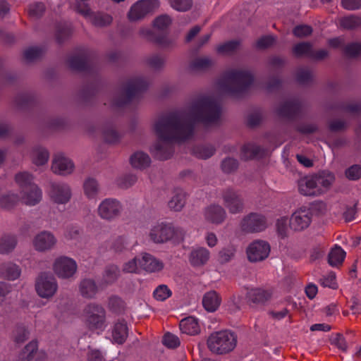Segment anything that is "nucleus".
Returning a JSON list of instances; mask_svg holds the SVG:
<instances>
[{
  "label": "nucleus",
  "instance_id": "obj_1",
  "mask_svg": "<svg viewBox=\"0 0 361 361\" xmlns=\"http://www.w3.org/2000/svg\"><path fill=\"white\" fill-rule=\"evenodd\" d=\"M221 115V106L216 100L204 96L191 103L188 112L174 111L159 116L153 126L159 140L152 149L154 157L161 161L170 159L174 152L172 142L189 139L193 134L195 123L214 124L219 121Z\"/></svg>",
  "mask_w": 361,
  "mask_h": 361
},
{
  "label": "nucleus",
  "instance_id": "obj_2",
  "mask_svg": "<svg viewBox=\"0 0 361 361\" xmlns=\"http://www.w3.org/2000/svg\"><path fill=\"white\" fill-rule=\"evenodd\" d=\"M253 81L254 75L250 71L232 69L224 73L218 85L223 92L238 97L249 89Z\"/></svg>",
  "mask_w": 361,
  "mask_h": 361
},
{
  "label": "nucleus",
  "instance_id": "obj_3",
  "mask_svg": "<svg viewBox=\"0 0 361 361\" xmlns=\"http://www.w3.org/2000/svg\"><path fill=\"white\" fill-rule=\"evenodd\" d=\"M148 82L142 77H135L124 82L118 93L114 97L112 104L122 107L138 97L148 87Z\"/></svg>",
  "mask_w": 361,
  "mask_h": 361
},
{
  "label": "nucleus",
  "instance_id": "obj_4",
  "mask_svg": "<svg viewBox=\"0 0 361 361\" xmlns=\"http://www.w3.org/2000/svg\"><path fill=\"white\" fill-rule=\"evenodd\" d=\"M172 23V19L167 14H162L157 16L153 20V27L157 30L161 31L157 34L155 31L149 29L142 28L140 30V35L145 37L148 41L153 42L161 47L167 48L173 46L174 42L167 37V30Z\"/></svg>",
  "mask_w": 361,
  "mask_h": 361
},
{
  "label": "nucleus",
  "instance_id": "obj_5",
  "mask_svg": "<svg viewBox=\"0 0 361 361\" xmlns=\"http://www.w3.org/2000/svg\"><path fill=\"white\" fill-rule=\"evenodd\" d=\"M207 344L211 352L224 355L231 352L236 346L237 336L230 331H219L210 334Z\"/></svg>",
  "mask_w": 361,
  "mask_h": 361
},
{
  "label": "nucleus",
  "instance_id": "obj_6",
  "mask_svg": "<svg viewBox=\"0 0 361 361\" xmlns=\"http://www.w3.org/2000/svg\"><path fill=\"white\" fill-rule=\"evenodd\" d=\"M185 231L172 224L160 223L154 226L149 232L150 239L155 243H164L171 240L183 241Z\"/></svg>",
  "mask_w": 361,
  "mask_h": 361
},
{
  "label": "nucleus",
  "instance_id": "obj_7",
  "mask_svg": "<svg viewBox=\"0 0 361 361\" xmlns=\"http://www.w3.org/2000/svg\"><path fill=\"white\" fill-rule=\"evenodd\" d=\"M16 181L21 188L23 199L26 204L35 205L41 200V190L33 183L31 174L27 172L18 173L16 175Z\"/></svg>",
  "mask_w": 361,
  "mask_h": 361
},
{
  "label": "nucleus",
  "instance_id": "obj_8",
  "mask_svg": "<svg viewBox=\"0 0 361 361\" xmlns=\"http://www.w3.org/2000/svg\"><path fill=\"white\" fill-rule=\"evenodd\" d=\"M35 289L41 298L52 297L57 290V283L54 275L50 272H42L36 280Z\"/></svg>",
  "mask_w": 361,
  "mask_h": 361
},
{
  "label": "nucleus",
  "instance_id": "obj_9",
  "mask_svg": "<svg viewBox=\"0 0 361 361\" xmlns=\"http://www.w3.org/2000/svg\"><path fill=\"white\" fill-rule=\"evenodd\" d=\"M159 6L157 0H140L135 3L128 13V18L130 22H136L143 19L148 13Z\"/></svg>",
  "mask_w": 361,
  "mask_h": 361
},
{
  "label": "nucleus",
  "instance_id": "obj_10",
  "mask_svg": "<svg viewBox=\"0 0 361 361\" xmlns=\"http://www.w3.org/2000/svg\"><path fill=\"white\" fill-rule=\"evenodd\" d=\"M240 226L242 231L245 233L261 232L267 226V218L262 214L251 212L243 218Z\"/></svg>",
  "mask_w": 361,
  "mask_h": 361
},
{
  "label": "nucleus",
  "instance_id": "obj_11",
  "mask_svg": "<svg viewBox=\"0 0 361 361\" xmlns=\"http://www.w3.org/2000/svg\"><path fill=\"white\" fill-rule=\"evenodd\" d=\"M224 206L231 214L242 213L245 208L244 200L240 193L231 188H228L222 192Z\"/></svg>",
  "mask_w": 361,
  "mask_h": 361
},
{
  "label": "nucleus",
  "instance_id": "obj_12",
  "mask_svg": "<svg viewBox=\"0 0 361 361\" xmlns=\"http://www.w3.org/2000/svg\"><path fill=\"white\" fill-rule=\"evenodd\" d=\"M269 244L264 240L252 242L247 248V259L251 262H261L267 259L270 253Z\"/></svg>",
  "mask_w": 361,
  "mask_h": 361
},
{
  "label": "nucleus",
  "instance_id": "obj_13",
  "mask_svg": "<svg viewBox=\"0 0 361 361\" xmlns=\"http://www.w3.org/2000/svg\"><path fill=\"white\" fill-rule=\"evenodd\" d=\"M54 273L60 278L68 279L74 275L77 270L76 262L68 257L57 258L53 265Z\"/></svg>",
  "mask_w": 361,
  "mask_h": 361
},
{
  "label": "nucleus",
  "instance_id": "obj_14",
  "mask_svg": "<svg viewBox=\"0 0 361 361\" xmlns=\"http://www.w3.org/2000/svg\"><path fill=\"white\" fill-rule=\"evenodd\" d=\"M87 314V322L94 329H100L105 322L106 311L104 308L97 303H90L85 309Z\"/></svg>",
  "mask_w": 361,
  "mask_h": 361
},
{
  "label": "nucleus",
  "instance_id": "obj_15",
  "mask_svg": "<svg viewBox=\"0 0 361 361\" xmlns=\"http://www.w3.org/2000/svg\"><path fill=\"white\" fill-rule=\"evenodd\" d=\"M74 164L71 159L62 153L55 154L53 157L51 170L61 176H67L73 171Z\"/></svg>",
  "mask_w": 361,
  "mask_h": 361
},
{
  "label": "nucleus",
  "instance_id": "obj_16",
  "mask_svg": "<svg viewBox=\"0 0 361 361\" xmlns=\"http://www.w3.org/2000/svg\"><path fill=\"white\" fill-rule=\"evenodd\" d=\"M49 195L54 202L57 204H66L71 199V192L67 184L51 183Z\"/></svg>",
  "mask_w": 361,
  "mask_h": 361
},
{
  "label": "nucleus",
  "instance_id": "obj_17",
  "mask_svg": "<svg viewBox=\"0 0 361 361\" xmlns=\"http://www.w3.org/2000/svg\"><path fill=\"white\" fill-rule=\"evenodd\" d=\"M121 205L115 200L106 199L99 206L98 214L104 219L111 220L120 214Z\"/></svg>",
  "mask_w": 361,
  "mask_h": 361
},
{
  "label": "nucleus",
  "instance_id": "obj_18",
  "mask_svg": "<svg viewBox=\"0 0 361 361\" xmlns=\"http://www.w3.org/2000/svg\"><path fill=\"white\" fill-rule=\"evenodd\" d=\"M56 242V238L51 232L42 231L35 237L33 244L36 250L46 252L53 249Z\"/></svg>",
  "mask_w": 361,
  "mask_h": 361
},
{
  "label": "nucleus",
  "instance_id": "obj_19",
  "mask_svg": "<svg viewBox=\"0 0 361 361\" xmlns=\"http://www.w3.org/2000/svg\"><path fill=\"white\" fill-rule=\"evenodd\" d=\"M301 109V103L298 99H292L284 102L277 109V114L280 117L288 119L294 118L299 113Z\"/></svg>",
  "mask_w": 361,
  "mask_h": 361
},
{
  "label": "nucleus",
  "instance_id": "obj_20",
  "mask_svg": "<svg viewBox=\"0 0 361 361\" xmlns=\"http://www.w3.org/2000/svg\"><path fill=\"white\" fill-rule=\"evenodd\" d=\"M311 222V217L305 210L295 212L291 216L289 225L290 228L295 231H300L307 228Z\"/></svg>",
  "mask_w": 361,
  "mask_h": 361
},
{
  "label": "nucleus",
  "instance_id": "obj_21",
  "mask_svg": "<svg viewBox=\"0 0 361 361\" xmlns=\"http://www.w3.org/2000/svg\"><path fill=\"white\" fill-rule=\"evenodd\" d=\"M300 192L305 196H319L324 192V190L317 187V183L313 176L305 177L298 183Z\"/></svg>",
  "mask_w": 361,
  "mask_h": 361
},
{
  "label": "nucleus",
  "instance_id": "obj_22",
  "mask_svg": "<svg viewBox=\"0 0 361 361\" xmlns=\"http://www.w3.org/2000/svg\"><path fill=\"white\" fill-rule=\"evenodd\" d=\"M38 101L35 93L27 92L18 94L14 99V104L18 110L25 111L35 106Z\"/></svg>",
  "mask_w": 361,
  "mask_h": 361
},
{
  "label": "nucleus",
  "instance_id": "obj_23",
  "mask_svg": "<svg viewBox=\"0 0 361 361\" xmlns=\"http://www.w3.org/2000/svg\"><path fill=\"white\" fill-rule=\"evenodd\" d=\"M79 292L86 299L95 298L99 292V286L92 279H84L79 284Z\"/></svg>",
  "mask_w": 361,
  "mask_h": 361
},
{
  "label": "nucleus",
  "instance_id": "obj_24",
  "mask_svg": "<svg viewBox=\"0 0 361 361\" xmlns=\"http://www.w3.org/2000/svg\"><path fill=\"white\" fill-rule=\"evenodd\" d=\"M139 265L148 272L159 271L164 268L162 262L147 253H145L140 260H139Z\"/></svg>",
  "mask_w": 361,
  "mask_h": 361
},
{
  "label": "nucleus",
  "instance_id": "obj_25",
  "mask_svg": "<svg viewBox=\"0 0 361 361\" xmlns=\"http://www.w3.org/2000/svg\"><path fill=\"white\" fill-rule=\"evenodd\" d=\"M226 215L224 209L220 205L213 204L205 210L206 219L213 224H221L225 219Z\"/></svg>",
  "mask_w": 361,
  "mask_h": 361
},
{
  "label": "nucleus",
  "instance_id": "obj_26",
  "mask_svg": "<svg viewBox=\"0 0 361 361\" xmlns=\"http://www.w3.org/2000/svg\"><path fill=\"white\" fill-rule=\"evenodd\" d=\"M186 192L181 188H176L173 191V196L168 202L171 210L180 212L184 207L186 202Z\"/></svg>",
  "mask_w": 361,
  "mask_h": 361
},
{
  "label": "nucleus",
  "instance_id": "obj_27",
  "mask_svg": "<svg viewBox=\"0 0 361 361\" xmlns=\"http://www.w3.org/2000/svg\"><path fill=\"white\" fill-rule=\"evenodd\" d=\"M221 298L215 290L206 293L202 298V305L209 312H215L220 306Z\"/></svg>",
  "mask_w": 361,
  "mask_h": 361
},
{
  "label": "nucleus",
  "instance_id": "obj_28",
  "mask_svg": "<svg viewBox=\"0 0 361 361\" xmlns=\"http://www.w3.org/2000/svg\"><path fill=\"white\" fill-rule=\"evenodd\" d=\"M39 354L37 342L33 340L24 347L20 355V361L39 360L42 359V356Z\"/></svg>",
  "mask_w": 361,
  "mask_h": 361
},
{
  "label": "nucleus",
  "instance_id": "obj_29",
  "mask_svg": "<svg viewBox=\"0 0 361 361\" xmlns=\"http://www.w3.org/2000/svg\"><path fill=\"white\" fill-rule=\"evenodd\" d=\"M20 270L18 266L6 262L0 265V277L7 280H15L20 276Z\"/></svg>",
  "mask_w": 361,
  "mask_h": 361
},
{
  "label": "nucleus",
  "instance_id": "obj_30",
  "mask_svg": "<svg viewBox=\"0 0 361 361\" xmlns=\"http://www.w3.org/2000/svg\"><path fill=\"white\" fill-rule=\"evenodd\" d=\"M313 176L317 183V187L324 190V192L329 188L335 180L334 175L328 171H319Z\"/></svg>",
  "mask_w": 361,
  "mask_h": 361
},
{
  "label": "nucleus",
  "instance_id": "obj_31",
  "mask_svg": "<svg viewBox=\"0 0 361 361\" xmlns=\"http://www.w3.org/2000/svg\"><path fill=\"white\" fill-rule=\"evenodd\" d=\"M128 335V329L126 322L123 320L115 324L112 336L114 341L118 344H123Z\"/></svg>",
  "mask_w": 361,
  "mask_h": 361
},
{
  "label": "nucleus",
  "instance_id": "obj_32",
  "mask_svg": "<svg viewBox=\"0 0 361 361\" xmlns=\"http://www.w3.org/2000/svg\"><path fill=\"white\" fill-rule=\"evenodd\" d=\"M180 329L183 334L195 335L200 332L197 320L192 317H186L180 322Z\"/></svg>",
  "mask_w": 361,
  "mask_h": 361
},
{
  "label": "nucleus",
  "instance_id": "obj_33",
  "mask_svg": "<svg viewBox=\"0 0 361 361\" xmlns=\"http://www.w3.org/2000/svg\"><path fill=\"white\" fill-rule=\"evenodd\" d=\"M130 164L133 167L144 169L149 166L151 159L149 155L142 152H135L130 158Z\"/></svg>",
  "mask_w": 361,
  "mask_h": 361
},
{
  "label": "nucleus",
  "instance_id": "obj_34",
  "mask_svg": "<svg viewBox=\"0 0 361 361\" xmlns=\"http://www.w3.org/2000/svg\"><path fill=\"white\" fill-rule=\"evenodd\" d=\"M340 27L346 30H355L361 27V17L355 14L342 17L339 20Z\"/></svg>",
  "mask_w": 361,
  "mask_h": 361
},
{
  "label": "nucleus",
  "instance_id": "obj_35",
  "mask_svg": "<svg viewBox=\"0 0 361 361\" xmlns=\"http://www.w3.org/2000/svg\"><path fill=\"white\" fill-rule=\"evenodd\" d=\"M69 67L76 71H85L88 68L87 56L85 54L75 55L68 60Z\"/></svg>",
  "mask_w": 361,
  "mask_h": 361
},
{
  "label": "nucleus",
  "instance_id": "obj_36",
  "mask_svg": "<svg viewBox=\"0 0 361 361\" xmlns=\"http://www.w3.org/2000/svg\"><path fill=\"white\" fill-rule=\"evenodd\" d=\"M209 252L205 248H199L190 253V262L194 267H199L204 264L209 259Z\"/></svg>",
  "mask_w": 361,
  "mask_h": 361
},
{
  "label": "nucleus",
  "instance_id": "obj_37",
  "mask_svg": "<svg viewBox=\"0 0 361 361\" xmlns=\"http://www.w3.org/2000/svg\"><path fill=\"white\" fill-rule=\"evenodd\" d=\"M295 80L300 85H310L314 82V75L312 70L307 68H300L296 71Z\"/></svg>",
  "mask_w": 361,
  "mask_h": 361
},
{
  "label": "nucleus",
  "instance_id": "obj_38",
  "mask_svg": "<svg viewBox=\"0 0 361 361\" xmlns=\"http://www.w3.org/2000/svg\"><path fill=\"white\" fill-rule=\"evenodd\" d=\"M271 293L261 289L255 288L247 293V298L250 302L254 304H262L270 299Z\"/></svg>",
  "mask_w": 361,
  "mask_h": 361
},
{
  "label": "nucleus",
  "instance_id": "obj_39",
  "mask_svg": "<svg viewBox=\"0 0 361 361\" xmlns=\"http://www.w3.org/2000/svg\"><path fill=\"white\" fill-rule=\"evenodd\" d=\"M345 255V252L341 247L335 245L328 255V263L332 267L341 265Z\"/></svg>",
  "mask_w": 361,
  "mask_h": 361
},
{
  "label": "nucleus",
  "instance_id": "obj_40",
  "mask_svg": "<svg viewBox=\"0 0 361 361\" xmlns=\"http://www.w3.org/2000/svg\"><path fill=\"white\" fill-rule=\"evenodd\" d=\"M72 27L69 24L59 23L56 27V40L59 44L63 43L72 34Z\"/></svg>",
  "mask_w": 361,
  "mask_h": 361
},
{
  "label": "nucleus",
  "instance_id": "obj_41",
  "mask_svg": "<svg viewBox=\"0 0 361 361\" xmlns=\"http://www.w3.org/2000/svg\"><path fill=\"white\" fill-rule=\"evenodd\" d=\"M312 47V44L309 42H299L293 47L292 53L296 58H310Z\"/></svg>",
  "mask_w": 361,
  "mask_h": 361
},
{
  "label": "nucleus",
  "instance_id": "obj_42",
  "mask_svg": "<svg viewBox=\"0 0 361 361\" xmlns=\"http://www.w3.org/2000/svg\"><path fill=\"white\" fill-rule=\"evenodd\" d=\"M145 62L151 69L161 71L165 67L166 59L159 54H152L145 59Z\"/></svg>",
  "mask_w": 361,
  "mask_h": 361
},
{
  "label": "nucleus",
  "instance_id": "obj_43",
  "mask_svg": "<svg viewBox=\"0 0 361 361\" xmlns=\"http://www.w3.org/2000/svg\"><path fill=\"white\" fill-rule=\"evenodd\" d=\"M112 21V16L106 13L98 12L91 16V22L95 27H106L110 25Z\"/></svg>",
  "mask_w": 361,
  "mask_h": 361
},
{
  "label": "nucleus",
  "instance_id": "obj_44",
  "mask_svg": "<svg viewBox=\"0 0 361 361\" xmlns=\"http://www.w3.org/2000/svg\"><path fill=\"white\" fill-rule=\"evenodd\" d=\"M214 64V61L209 57H198L190 63L192 70L205 71L210 69Z\"/></svg>",
  "mask_w": 361,
  "mask_h": 361
},
{
  "label": "nucleus",
  "instance_id": "obj_45",
  "mask_svg": "<svg viewBox=\"0 0 361 361\" xmlns=\"http://www.w3.org/2000/svg\"><path fill=\"white\" fill-rule=\"evenodd\" d=\"M331 109H338L350 114H355L361 112V104L339 102L331 106Z\"/></svg>",
  "mask_w": 361,
  "mask_h": 361
},
{
  "label": "nucleus",
  "instance_id": "obj_46",
  "mask_svg": "<svg viewBox=\"0 0 361 361\" xmlns=\"http://www.w3.org/2000/svg\"><path fill=\"white\" fill-rule=\"evenodd\" d=\"M49 157L48 150L42 147H37L35 148L32 153L33 163L37 166H42L45 164Z\"/></svg>",
  "mask_w": 361,
  "mask_h": 361
},
{
  "label": "nucleus",
  "instance_id": "obj_47",
  "mask_svg": "<svg viewBox=\"0 0 361 361\" xmlns=\"http://www.w3.org/2000/svg\"><path fill=\"white\" fill-rule=\"evenodd\" d=\"M215 152V148L212 145H197L193 147L192 154L199 159H207Z\"/></svg>",
  "mask_w": 361,
  "mask_h": 361
},
{
  "label": "nucleus",
  "instance_id": "obj_48",
  "mask_svg": "<svg viewBox=\"0 0 361 361\" xmlns=\"http://www.w3.org/2000/svg\"><path fill=\"white\" fill-rule=\"evenodd\" d=\"M109 309L116 313L121 314L126 309V302L118 295H111L109 298Z\"/></svg>",
  "mask_w": 361,
  "mask_h": 361
},
{
  "label": "nucleus",
  "instance_id": "obj_49",
  "mask_svg": "<svg viewBox=\"0 0 361 361\" xmlns=\"http://www.w3.org/2000/svg\"><path fill=\"white\" fill-rule=\"evenodd\" d=\"M259 146L253 144H246L241 149V159L244 160L252 159L261 152Z\"/></svg>",
  "mask_w": 361,
  "mask_h": 361
},
{
  "label": "nucleus",
  "instance_id": "obj_50",
  "mask_svg": "<svg viewBox=\"0 0 361 361\" xmlns=\"http://www.w3.org/2000/svg\"><path fill=\"white\" fill-rule=\"evenodd\" d=\"M327 211L326 204L322 201H314L310 204L309 212L311 215L317 216H324Z\"/></svg>",
  "mask_w": 361,
  "mask_h": 361
},
{
  "label": "nucleus",
  "instance_id": "obj_51",
  "mask_svg": "<svg viewBox=\"0 0 361 361\" xmlns=\"http://www.w3.org/2000/svg\"><path fill=\"white\" fill-rule=\"evenodd\" d=\"M85 194L90 198L94 197L99 191L97 181L92 178H87L83 185Z\"/></svg>",
  "mask_w": 361,
  "mask_h": 361
},
{
  "label": "nucleus",
  "instance_id": "obj_52",
  "mask_svg": "<svg viewBox=\"0 0 361 361\" xmlns=\"http://www.w3.org/2000/svg\"><path fill=\"white\" fill-rule=\"evenodd\" d=\"M119 269L115 265L106 267L104 274V281L106 284H111L116 281L119 276Z\"/></svg>",
  "mask_w": 361,
  "mask_h": 361
},
{
  "label": "nucleus",
  "instance_id": "obj_53",
  "mask_svg": "<svg viewBox=\"0 0 361 361\" xmlns=\"http://www.w3.org/2000/svg\"><path fill=\"white\" fill-rule=\"evenodd\" d=\"M240 42L238 40H231L220 44L216 51L219 54H228L234 53L239 47Z\"/></svg>",
  "mask_w": 361,
  "mask_h": 361
},
{
  "label": "nucleus",
  "instance_id": "obj_54",
  "mask_svg": "<svg viewBox=\"0 0 361 361\" xmlns=\"http://www.w3.org/2000/svg\"><path fill=\"white\" fill-rule=\"evenodd\" d=\"M97 92V85L91 83L82 87L80 92V97L84 102H89Z\"/></svg>",
  "mask_w": 361,
  "mask_h": 361
},
{
  "label": "nucleus",
  "instance_id": "obj_55",
  "mask_svg": "<svg viewBox=\"0 0 361 361\" xmlns=\"http://www.w3.org/2000/svg\"><path fill=\"white\" fill-rule=\"evenodd\" d=\"M19 201L18 196L16 194H8L1 197L0 207L5 209H11L14 207Z\"/></svg>",
  "mask_w": 361,
  "mask_h": 361
},
{
  "label": "nucleus",
  "instance_id": "obj_56",
  "mask_svg": "<svg viewBox=\"0 0 361 361\" xmlns=\"http://www.w3.org/2000/svg\"><path fill=\"white\" fill-rule=\"evenodd\" d=\"M16 245V240L13 237H4L0 240V253L7 254L11 252Z\"/></svg>",
  "mask_w": 361,
  "mask_h": 361
},
{
  "label": "nucleus",
  "instance_id": "obj_57",
  "mask_svg": "<svg viewBox=\"0 0 361 361\" xmlns=\"http://www.w3.org/2000/svg\"><path fill=\"white\" fill-rule=\"evenodd\" d=\"M358 201L355 202L352 205L344 204L342 216L345 222H350L355 219V214L357 212Z\"/></svg>",
  "mask_w": 361,
  "mask_h": 361
},
{
  "label": "nucleus",
  "instance_id": "obj_58",
  "mask_svg": "<svg viewBox=\"0 0 361 361\" xmlns=\"http://www.w3.org/2000/svg\"><path fill=\"white\" fill-rule=\"evenodd\" d=\"M30 332L23 325H18L14 331V341L16 343H23L29 338Z\"/></svg>",
  "mask_w": 361,
  "mask_h": 361
},
{
  "label": "nucleus",
  "instance_id": "obj_59",
  "mask_svg": "<svg viewBox=\"0 0 361 361\" xmlns=\"http://www.w3.org/2000/svg\"><path fill=\"white\" fill-rule=\"evenodd\" d=\"M292 32L296 37L303 38L310 36L313 32V28L309 25L301 24L296 25Z\"/></svg>",
  "mask_w": 361,
  "mask_h": 361
},
{
  "label": "nucleus",
  "instance_id": "obj_60",
  "mask_svg": "<svg viewBox=\"0 0 361 361\" xmlns=\"http://www.w3.org/2000/svg\"><path fill=\"white\" fill-rule=\"evenodd\" d=\"M16 80V77L13 74L7 72L3 60L0 59V82L4 85H10Z\"/></svg>",
  "mask_w": 361,
  "mask_h": 361
},
{
  "label": "nucleus",
  "instance_id": "obj_61",
  "mask_svg": "<svg viewBox=\"0 0 361 361\" xmlns=\"http://www.w3.org/2000/svg\"><path fill=\"white\" fill-rule=\"evenodd\" d=\"M221 166L224 173H231L238 169V161L234 158L226 157L222 161Z\"/></svg>",
  "mask_w": 361,
  "mask_h": 361
},
{
  "label": "nucleus",
  "instance_id": "obj_62",
  "mask_svg": "<svg viewBox=\"0 0 361 361\" xmlns=\"http://www.w3.org/2000/svg\"><path fill=\"white\" fill-rule=\"evenodd\" d=\"M344 54L349 58H356L361 54V43L352 42L343 49Z\"/></svg>",
  "mask_w": 361,
  "mask_h": 361
},
{
  "label": "nucleus",
  "instance_id": "obj_63",
  "mask_svg": "<svg viewBox=\"0 0 361 361\" xmlns=\"http://www.w3.org/2000/svg\"><path fill=\"white\" fill-rule=\"evenodd\" d=\"M46 7L44 3L42 2H35L29 6L28 11L29 15L35 18H41L44 11Z\"/></svg>",
  "mask_w": 361,
  "mask_h": 361
},
{
  "label": "nucleus",
  "instance_id": "obj_64",
  "mask_svg": "<svg viewBox=\"0 0 361 361\" xmlns=\"http://www.w3.org/2000/svg\"><path fill=\"white\" fill-rule=\"evenodd\" d=\"M162 343L168 348H176L180 345V340L176 335L167 332L162 338Z\"/></svg>",
  "mask_w": 361,
  "mask_h": 361
}]
</instances>
